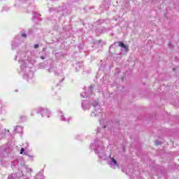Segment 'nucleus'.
Instances as JSON below:
<instances>
[{"label":"nucleus","mask_w":179,"mask_h":179,"mask_svg":"<svg viewBox=\"0 0 179 179\" xmlns=\"http://www.w3.org/2000/svg\"><path fill=\"white\" fill-rule=\"evenodd\" d=\"M15 59L20 64L18 69L20 75H22V78L26 79L27 82H33L34 72L31 71V66L30 65L36 64V56L30 51L22 50L17 53Z\"/></svg>","instance_id":"obj_1"},{"label":"nucleus","mask_w":179,"mask_h":179,"mask_svg":"<svg viewBox=\"0 0 179 179\" xmlns=\"http://www.w3.org/2000/svg\"><path fill=\"white\" fill-rule=\"evenodd\" d=\"M90 149L94 150V153L97 155L99 159H102V160H108V164H109L110 167H113V169H115V167H118V163L116 159L111 157V154H109V156L107 155L106 150H104V146L103 145V141L96 139L90 145Z\"/></svg>","instance_id":"obj_2"},{"label":"nucleus","mask_w":179,"mask_h":179,"mask_svg":"<svg viewBox=\"0 0 179 179\" xmlns=\"http://www.w3.org/2000/svg\"><path fill=\"white\" fill-rule=\"evenodd\" d=\"M92 108L94 110L91 113V117H103V113H101V109H100V104H99V99L92 101L91 102Z\"/></svg>","instance_id":"obj_3"},{"label":"nucleus","mask_w":179,"mask_h":179,"mask_svg":"<svg viewBox=\"0 0 179 179\" xmlns=\"http://www.w3.org/2000/svg\"><path fill=\"white\" fill-rule=\"evenodd\" d=\"M52 11L59 13L60 16H66L67 15H69V10H68V7H66V5L59 6L58 8L55 9L53 8L49 7V12Z\"/></svg>","instance_id":"obj_4"},{"label":"nucleus","mask_w":179,"mask_h":179,"mask_svg":"<svg viewBox=\"0 0 179 179\" xmlns=\"http://www.w3.org/2000/svg\"><path fill=\"white\" fill-rule=\"evenodd\" d=\"M37 114H41L42 118H50L51 117V111L47 108H38L36 109Z\"/></svg>","instance_id":"obj_5"},{"label":"nucleus","mask_w":179,"mask_h":179,"mask_svg":"<svg viewBox=\"0 0 179 179\" xmlns=\"http://www.w3.org/2000/svg\"><path fill=\"white\" fill-rule=\"evenodd\" d=\"M99 124L101 127L98 128V132L106 131V129H110V124L108 122H104L103 118L99 119Z\"/></svg>","instance_id":"obj_6"},{"label":"nucleus","mask_w":179,"mask_h":179,"mask_svg":"<svg viewBox=\"0 0 179 179\" xmlns=\"http://www.w3.org/2000/svg\"><path fill=\"white\" fill-rule=\"evenodd\" d=\"M57 117L60 121H64V122H69L70 121H72V117H65V114H64L62 110L57 111Z\"/></svg>","instance_id":"obj_7"},{"label":"nucleus","mask_w":179,"mask_h":179,"mask_svg":"<svg viewBox=\"0 0 179 179\" xmlns=\"http://www.w3.org/2000/svg\"><path fill=\"white\" fill-rule=\"evenodd\" d=\"M115 45H117V47H121L122 48H123L124 54H127V52L129 51V47L121 41L115 43Z\"/></svg>","instance_id":"obj_8"},{"label":"nucleus","mask_w":179,"mask_h":179,"mask_svg":"<svg viewBox=\"0 0 179 179\" xmlns=\"http://www.w3.org/2000/svg\"><path fill=\"white\" fill-rule=\"evenodd\" d=\"M115 45H117V47H121L122 48H123L124 54H127V52L129 51V47L121 41L115 43Z\"/></svg>","instance_id":"obj_9"},{"label":"nucleus","mask_w":179,"mask_h":179,"mask_svg":"<svg viewBox=\"0 0 179 179\" xmlns=\"http://www.w3.org/2000/svg\"><path fill=\"white\" fill-rule=\"evenodd\" d=\"M19 1V4H15L14 6H17V8H27V5L30 3V1L31 0H17Z\"/></svg>","instance_id":"obj_10"},{"label":"nucleus","mask_w":179,"mask_h":179,"mask_svg":"<svg viewBox=\"0 0 179 179\" xmlns=\"http://www.w3.org/2000/svg\"><path fill=\"white\" fill-rule=\"evenodd\" d=\"M21 166L22 167V169L26 170L27 173H33V169L31 168H29V166L27 165H26V164L24 162L21 164Z\"/></svg>","instance_id":"obj_11"},{"label":"nucleus","mask_w":179,"mask_h":179,"mask_svg":"<svg viewBox=\"0 0 179 179\" xmlns=\"http://www.w3.org/2000/svg\"><path fill=\"white\" fill-rule=\"evenodd\" d=\"M82 108H83V110H89V108H90V105L89 104V101H83Z\"/></svg>","instance_id":"obj_12"},{"label":"nucleus","mask_w":179,"mask_h":179,"mask_svg":"<svg viewBox=\"0 0 179 179\" xmlns=\"http://www.w3.org/2000/svg\"><path fill=\"white\" fill-rule=\"evenodd\" d=\"M22 175H17L16 173H13L8 176V179H17L23 177V172H21Z\"/></svg>","instance_id":"obj_13"},{"label":"nucleus","mask_w":179,"mask_h":179,"mask_svg":"<svg viewBox=\"0 0 179 179\" xmlns=\"http://www.w3.org/2000/svg\"><path fill=\"white\" fill-rule=\"evenodd\" d=\"M48 72H49L50 73L54 72L55 76H57V68L50 66V69H49V70H48Z\"/></svg>","instance_id":"obj_14"},{"label":"nucleus","mask_w":179,"mask_h":179,"mask_svg":"<svg viewBox=\"0 0 179 179\" xmlns=\"http://www.w3.org/2000/svg\"><path fill=\"white\" fill-rule=\"evenodd\" d=\"M12 50H16V47H17V45H19V41L16 40L15 41H14L12 43Z\"/></svg>","instance_id":"obj_15"},{"label":"nucleus","mask_w":179,"mask_h":179,"mask_svg":"<svg viewBox=\"0 0 179 179\" xmlns=\"http://www.w3.org/2000/svg\"><path fill=\"white\" fill-rule=\"evenodd\" d=\"M34 179H44V176L41 172H39L36 176Z\"/></svg>","instance_id":"obj_16"},{"label":"nucleus","mask_w":179,"mask_h":179,"mask_svg":"<svg viewBox=\"0 0 179 179\" xmlns=\"http://www.w3.org/2000/svg\"><path fill=\"white\" fill-rule=\"evenodd\" d=\"M5 110H6V106H5V104L0 103V113L5 111Z\"/></svg>","instance_id":"obj_17"},{"label":"nucleus","mask_w":179,"mask_h":179,"mask_svg":"<svg viewBox=\"0 0 179 179\" xmlns=\"http://www.w3.org/2000/svg\"><path fill=\"white\" fill-rule=\"evenodd\" d=\"M15 132H22V131H23V128L20 126H17L15 128Z\"/></svg>","instance_id":"obj_18"},{"label":"nucleus","mask_w":179,"mask_h":179,"mask_svg":"<svg viewBox=\"0 0 179 179\" xmlns=\"http://www.w3.org/2000/svg\"><path fill=\"white\" fill-rule=\"evenodd\" d=\"M82 65H83V64L80 62L77 63L76 65V71H80V68H82Z\"/></svg>","instance_id":"obj_19"},{"label":"nucleus","mask_w":179,"mask_h":179,"mask_svg":"<svg viewBox=\"0 0 179 179\" xmlns=\"http://www.w3.org/2000/svg\"><path fill=\"white\" fill-rule=\"evenodd\" d=\"M40 16H41L39 13H34V19H40Z\"/></svg>","instance_id":"obj_20"},{"label":"nucleus","mask_w":179,"mask_h":179,"mask_svg":"<svg viewBox=\"0 0 179 179\" xmlns=\"http://www.w3.org/2000/svg\"><path fill=\"white\" fill-rule=\"evenodd\" d=\"M20 155H24L26 156V155H27V152H24V148H21V151H20Z\"/></svg>","instance_id":"obj_21"},{"label":"nucleus","mask_w":179,"mask_h":179,"mask_svg":"<svg viewBox=\"0 0 179 179\" xmlns=\"http://www.w3.org/2000/svg\"><path fill=\"white\" fill-rule=\"evenodd\" d=\"M25 156H28L29 160H31V162H33V159L34 158V157H33V155H26Z\"/></svg>","instance_id":"obj_22"},{"label":"nucleus","mask_w":179,"mask_h":179,"mask_svg":"<svg viewBox=\"0 0 179 179\" xmlns=\"http://www.w3.org/2000/svg\"><path fill=\"white\" fill-rule=\"evenodd\" d=\"M81 97H83V99H85V97H87V95L86 94V92H83L80 94Z\"/></svg>","instance_id":"obj_23"},{"label":"nucleus","mask_w":179,"mask_h":179,"mask_svg":"<svg viewBox=\"0 0 179 179\" xmlns=\"http://www.w3.org/2000/svg\"><path fill=\"white\" fill-rule=\"evenodd\" d=\"M22 37H24V38H26V37H27V35H26V34H22Z\"/></svg>","instance_id":"obj_24"},{"label":"nucleus","mask_w":179,"mask_h":179,"mask_svg":"<svg viewBox=\"0 0 179 179\" xmlns=\"http://www.w3.org/2000/svg\"><path fill=\"white\" fill-rule=\"evenodd\" d=\"M92 89H93V86H90L89 90V92H90V93H92Z\"/></svg>","instance_id":"obj_25"},{"label":"nucleus","mask_w":179,"mask_h":179,"mask_svg":"<svg viewBox=\"0 0 179 179\" xmlns=\"http://www.w3.org/2000/svg\"><path fill=\"white\" fill-rule=\"evenodd\" d=\"M155 144L156 145H162V143L160 141H156Z\"/></svg>","instance_id":"obj_26"},{"label":"nucleus","mask_w":179,"mask_h":179,"mask_svg":"<svg viewBox=\"0 0 179 179\" xmlns=\"http://www.w3.org/2000/svg\"><path fill=\"white\" fill-rule=\"evenodd\" d=\"M39 47V45L38 44H35L34 45V48H38Z\"/></svg>","instance_id":"obj_27"},{"label":"nucleus","mask_w":179,"mask_h":179,"mask_svg":"<svg viewBox=\"0 0 179 179\" xmlns=\"http://www.w3.org/2000/svg\"><path fill=\"white\" fill-rule=\"evenodd\" d=\"M41 59H45V57L44 56H41Z\"/></svg>","instance_id":"obj_28"},{"label":"nucleus","mask_w":179,"mask_h":179,"mask_svg":"<svg viewBox=\"0 0 179 179\" xmlns=\"http://www.w3.org/2000/svg\"><path fill=\"white\" fill-rule=\"evenodd\" d=\"M42 51H45V48H43V50H42Z\"/></svg>","instance_id":"obj_29"},{"label":"nucleus","mask_w":179,"mask_h":179,"mask_svg":"<svg viewBox=\"0 0 179 179\" xmlns=\"http://www.w3.org/2000/svg\"><path fill=\"white\" fill-rule=\"evenodd\" d=\"M50 1H52V2H54V1H56V0H50Z\"/></svg>","instance_id":"obj_30"},{"label":"nucleus","mask_w":179,"mask_h":179,"mask_svg":"<svg viewBox=\"0 0 179 179\" xmlns=\"http://www.w3.org/2000/svg\"><path fill=\"white\" fill-rule=\"evenodd\" d=\"M122 80H124V78H122Z\"/></svg>","instance_id":"obj_31"},{"label":"nucleus","mask_w":179,"mask_h":179,"mask_svg":"<svg viewBox=\"0 0 179 179\" xmlns=\"http://www.w3.org/2000/svg\"><path fill=\"white\" fill-rule=\"evenodd\" d=\"M27 179H29V178H27Z\"/></svg>","instance_id":"obj_32"}]
</instances>
